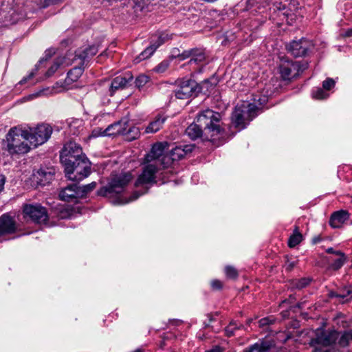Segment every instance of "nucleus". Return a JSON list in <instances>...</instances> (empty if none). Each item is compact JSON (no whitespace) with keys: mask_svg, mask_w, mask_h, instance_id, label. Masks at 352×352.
<instances>
[{"mask_svg":"<svg viewBox=\"0 0 352 352\" xmlns=\"http://www.w3.org/2000/svg\"><path fill=\"white\" fill-rule=\"evenodd\" d=\"M6 150L10 155L25 154L32 145L30 144L29 131L12 128L6 135Z\"/></svg>","mask_w":352,"mask_h":352,"instance_id":"nucleus-1","label":"nucleus"},{"mask_svg":"<svg viewBox=\"0 0 352 352\" xmlns=\"http://www.w3.org/2000/svg\"><path fill=\"white\" fill-rule=\"evenodd\" d=\"M221 114L211 109H206L197 116L196 122L204 129V137L207 140L215 141L219 139L221 129L219 122Z\"/></svg>","mask_w":352,"mask_h":352,"instance_id":"nucleus-2","label":"nucleus"},{"mask_svg":"<svg viewBox=\"0 0 352 352\" xmlns=\"http://www.w3.org/2000/svg\"><path fill=\"white\" fill-rule=\"evenodd\" d=\"M258 111V107L248 102H243L241 104H237L232 113V124L239 130L243 129L257 116Z\"/></svg>","mask_w":352,"mask_h":352,"instance_id":"nucleus-3","label":"nucleus"},{"mask_svg":"<svg viewBox=\"0 0 352 352\" xmlns=\"http://www.w3.org/2000/svg\"><path fill=\"white\" fill-rule=\"evenodd\" d=\"M132 178L133 176L130 173L111 174L108 184L101 188L98 191V194L109 197L120 194L131 181Z\"/></svg>","mask_w":352,"mask_h":352,"instance_id":"nucleus-4","label":"nucleus"},{"mask_svg":"<svg viewBox=\"0 0 352 352\" xmlns=\"http://www.w3.org/2000/svg\"><path fill=\"white\" fill-rule=\"evenodd\" d=\"M145 166L143 168L142 173L138 177L135 186L136 188L138 187H144V190L139 192H135L129 200H127L124 202V204L128 203L129 201H134L137 199L140 195L146 193L148 190V187L146 186L148 184H154L156 182L155 181V175L157 172L161 169V167L155 166V164L151 163H144Z\"/></svg>","mask_w":352,"mask_h":352,"instance_id":"nucleus-5","label":"nucleus"},{"mask_svg":"<svg viewBox=\"0 0 352 352\" xmlns=\"http://www.w3.org/2000/svg\"><path fill=\"white\" fill-rule=\"evenodd\" d=\"M168 145L166 142L153 144L151 151L145 156L144 163L155 164V166L162 168L168 167L171 164V160L169 155H164Z\"/></svg>","mask_w":352,"mask_h":352,"instance_id":"nucleus-6","label":"nucleus"},{"mask_svg":"<svg viewBox=\"0 0 352 352\" xmlns=\"http://www.w3.org/2000/svg\"><path fill=\"white\" fill-rule=\"evenodd\" d=\"M63 166L67 177L74 182H80L87 177L91 172L90 164L86 157L76 161V163Z\"/></svg>","mask_w":352,"mask_h":352,"instance_id":"nucleus-7","label":"nucleus"},{"mask_svg":"<svg viewBox=\"0 0 352 352\" xmlns=\"http://www.w3.org/2000/svg\"><path fill=\"white\" fill-rule=\"evenodd\" d=\"M85 157L81 147L74 142L65 144L60 155V161L63 165L76 163V161Z\"/></svg>","mask_w":352,"mask_h":352,"instance_id":"nucleus-8","label":"nucleus"},{"mask_svg":"<svg viewBox=\"0 0 352 352\" xmlns=\"http://www.w3.org/2000/svg\"><path fill=\"white\" fill-rule=\"evenodd\" d=\"M23 212L25 218L36 223H45L48 220L47 210L41 204H25Z\"/></svg>","mask_w":352,"mask_h":352,"instance_id":"nucleus-9","label":"nucleus"},{"mask_svg":"<svg viewBox=\"0 0 352 352\" xmlns=\"http://www.w3.org/2000/svg\"><path fill=\"white\" fill-rule=\"evenodd\" d=\"M52 128L47 124L38 125L33 131H29L30 144L33 147L41 145L50 138Z\"/></svg>","mask_w":352,"mask_h":352,"instance_id":"nucleus-10","label":"nucleus"},{"mask_svg":"<svg viewBox=\"0 0 352 352\" xmlns=\"http://www.w3.org/2000/svg\"><path fill=\"white\" fill-rule=\"evenodd\" d=\"M178 86L175 90V96L178 99L189 98L196 91L197 82L191 79H182L177 81Z\"/></svg>","mask_w":352,"mask_h":352,"instance_id":"nucleus-11","label":"nucleus"},{"mask_svg":"<svg viewBox=\"0 0 352 352\" xmlns=\"http://www.w3.org/2000/svg\"><path fill=\"white\" fill-rule=\"evenodd\" d=\"M311 46V43L305 38L298 41H293L287 45V51L295 57L305 56Z\"/></svg>","mask_w":352,"mask_h":352,"instance_id":"nucleus-12","label":"nucleus"},{"mask_svg":"<svg viewBox=\"0 0 352 352\" xmlns=\"http://www.w3.org/2000/svg\"><path fill=\"white\" fill-rule=\"evenodd\" d=\"M338 333L336 331H323L318 329L316 337L311 340V344H321L322 346H329L336 342L338 338Z\"/></svg>","mask_w":352,"mask_h":352,"instance_id":"nucleus-13","label":"nucleus"},{"mask_svg":"<svg viewBox=\"0 0 352 352\" xmlns=\"http://www.w3.org/2000/svg\"><path fill=\"white\" fill-rule=\"evenodd\" d=\"M127 123L126 120H121L109 125L104 130L100 129L99 133L94 134V135L112 136L124 134L127 131Z\"/></svg>","mask_w":352,"mask_h":352,"instance_id":"nucleus-14","label":"nucleus"},{"mask_svg":"<svg viewBox=\"0 0 352 352\" xmlns=\"http://www.w3.org/2000/svg\"><path fill=\"white\" fill-rule=\"evenodd\" d=\"M133 78V75L129 72L115 77L111 82L110 95L112 96L116 91L126 88L131 84Z\"/></svg>","mask_w":352,"mask_h":352,"instance_id":"nucleus-15","label":"nucleus"},{"mask_svg":"<svg viewBox=\"0 0 352 352\" xmlns=\"http://www.w3.org/2000/svg\"><path fill=\"white\" fill-rule=\"evenodd\" d=\"M299 65L298 62L283 60L280 67V74L283 80H290L298 74Z\"/></svg>","mask_w":352,"mask_h":352,"instance_id":"nucleus-16","label":"nucleus"},{"mask_svg":"<svg viewBox=\"0 0 352 352\" xmlns=\"http://www.w3.org/2000/svg\"><path fill=\"white\" fill-rule=\"evenodd\" d=\"M167 39L168 35L164 33H161L153 36L151 38V45L140 54V59L144 60L149 58L157 50V48L163 44Z\"/></svg>","mask_w":352,"mask_h":352,"instance_id":"nucleus-17","label":"nucleus"},{"mask_svg":"<svg viewBox=\"0 0 352 352\" xmlns=\"http://www.w3.org/2000/svg\"><path fill=\"white\" fill-rule=\"evenodd\" d=\"M17 230L16 222L9 214L0 217V236L14 233Z\"/></svg>","mask_w":352,"mask_h":352,"instance_id":"nucleus-18","label":"nucleus"},{"mask_svg":"<svg viewBox=\"0 0 352 352\" xmlns=\"http://www.w3.org/2000/svg\"><path fill=\"white\" fill-rule=\"evenodd\" d=\"M190 57L189 63H200L204 61L206 58L205 54L203 50L198 49H192L188 51L184 52L181 55L179 56L180 60H184L187 58Z\"/></svg>","mask_w":352,"mask_h":352,"instance_id":"nucleus-19","label":"nucleus"},{"mask_svg":"<svg viewBox=\"0 0 352 352\" xmlns=\"http://www.w3.org/2000/svg\"><path fill=\"white\" fill-rule=\"evenodd\" d=\"M81 196L80 188L76 185H69L63 188L59 193V197L65 201H72Z\"/></svg>","mask_w":352,"mask_h":352,"instance_id":"nucleus-20","label":"nucleus"},{"mask_svg":"<svg viewBox=\"0 0 352 352\" xmlns=\"http://www.w3.org/2000/svg\"><path fill=\"white\" fill-rule=\"evenodd\" d=\"M167 118L164 115L158 114L155 118L151 121L145 129V133H154L160 131L164 122H166Z\"/></svg>","mask_w":352,"mask_h":352,"instance_id":"nucleus-21","label":"nucleus"},{"mask_svg":"<svg viewBox=\"0 0 352 352\" xmlns=\"http://www.w3.org/2000/svg\"><path fill=\"white\" fill-rule=\"evenodd\" d=\"M349 219V213L344 210L335 212L331 217L329 224L332 228H339Z\"/></svg>","mask_w":352,"mask_h":352,"instance_id":"nucleus-22","label":"nucleus"},{"mask_svg":"<svg viewBox=\"0 0 352 352\" xmlns=\"http://www.w3.org/2000/svg\"><path fill=\"white\" fill-rule=\"evenodd\" d=\"M191 151L192 146L190 145L175 146L170 151V155L169 157L171 160V163L175 160L184 157L188 153Z\"/></svg>","mask_w":352,"mask_h":352,"instance_id":"nucleus-23","label":"nucleus"},{"mask_svg":"<svg viewBox=\"0 0 352 352\" xmlns=\"http://www.w3.org/2000/svg\"><path fill=\"white\" fill-rule=\"evenodd\" d=\"M186 133L192 140H195L200 137H204V139L206 140L204 137V129L197 122L191 124L186 129Z\"/></svg>","mask_w":352,"mask_h":352,"instance_id":"nucleus-24","label":"nucleus"},{"mask_svg":"<svg viewBox=\"0 0 352 352\" xmlns=\"http://www.w3.org/2000/svg\"><path fill=\"white\" fill-rule=\"evenodd\" d=\"M54 173L51 170H46L43 169L38 170L35 177L37 178V182L41 185H45L49 183L53 178Z\"/></svg>","mask_w":352,"mask_h":352,"instance_id":"nucleus-25","label":"nucleus"},{"mask_svg":"<svg viewBox=\"0 0 352 352\" xmlns=\"http://www.w3.org/2000/svg\"><path fill=\"white\" fill-rule=\"evenodd\" d=\"M88 52L85 49H79L75 52L72 62H76L78 65L84 67L85 63L88 60Z\"/></svg>","mask_w":352,"mask_h":352,"instance_id":"nucleus-26","label":"nucleus"},{"mask_svg":"<svg viewBox=\"0 0 352 352\" xmlns=\"http://www.w3.org/2000/svg\"><path fill=\"white\" fill-rule=\"evenodd\" d=\"M336 255L339 256L338 258L336 259L331 265L330 268L333 270H338L340 269L346 261V257L342 252H336Z\"/></svg>","mask_w":352,"mask_h":352,"instance_id":"nucleus-27","label":"nucleus"},{"mask_svg":"<svg viewBox=\"0 0 352 352\" xmlns=\"http://www.w3.org/2000/svg\"><path fill=\"white\" fill-rule=\"evenodd\" d=\"M302 240V235L298 232V228L296 226L294 234L289 237L288 245L294 248L299 244Z\"/></svg>","mask_w":352,"mask_h":352,"instance_id":"nucleus-28","label":"nucleus"},{"mask_svg":"<svg viewBox=\"0 0 352 352\" xmlns=\"http://www.w3.org/2000/svg\"><path fill=\"white\" fill-rule=\"evenodd\" d=\"M256 352H268L273 346L274 343L270 340H262L254 344Z\"/></svg>","mask_w":352,"mask_h":352,"instance_id":"nucleus-29","label":"nucleus"},{"mask_svg":"<svg viewBox=\"0 0 352 352\" xmlns=\"http://www.w3.org/2000/svg\"><path fill=\"white\" fill-rule=\"evenodd\" d=\"M84 67L78 65L71 69L67 74V78L72 81H76L82 74Z\"/></svg>","mask_w":352,"mask_h":352,"instance_id":"nucleus-30","label":"nucleus"},{"mask_svg":"<svg viewBox=\"0 0 352 352\" xmlns=\"http://www.w3.org/2000/svg\"><path fill=\"white\" fill-rule=\"evenodd\" d=\"M350 341H352V332L351 331H346L340 337L338 344L341 347H345L349 344Z\"/></svg>","mask_w":352,"mask_h":352,"instance_id":"nucleus-31","label":"nucleus"},{"mask_svg":"<svg viewBox=\"0 0 352 352\" xmlns=\"http://www.w3.org/2000/svg\"><path fill=\"white\" fill-rule=\"evenodd\" d=\"M64 63V58H58L53 63V65L49 68L46 72L47 77L52 76L58 69V67Z\"/></svg>","mask_w":352,"mask_h":352,"instance_id":"nucleus-32","label":"nucleus"},{"mask_svg":"<svg viewBox=\"0 0 352 352\" xmlns=\"http://www.w3.org/2000/svg\"><path fill=\"white\" fill-rule=\"evenodd\" d=\"M149 81L150 78L148 76L144 74H141L136 78L135 80V84L136 87H138L139 89H141L142 88L145 87L146 85L149 82Z\"/></svg>","mask_w":352,"mask_h":352,"instance_id":"nucleus-33","label":"nucleus"},{"mask_svg":"<svg viewBox=\"0 0 352 352\" xmlns=\"http://www.w3.org/2000/svg\"><path fill=\"white\" fill-rule=\"evenodd\" d=\"M242 324L238 325L234 321H231L228 326L225 329V332L227 336L230 337L234 335V331L243 328Z\"/></svg>","mask_w":352,"mask_h":352,"instance_id":"nucleus-34","label":"nucleus"},{"mask_svg":"<svg viewBox=\"0 0 352 352\" xmlns=\"http://www.w3.org/2000/svg\"><path fill=\"white\" fill-rule=\"evenodd\" d=\"M312 96L315 99L322 100L329 97V94L322 88H317L316 90L312 92Z\"/></svg>","mask_w":352,"mask_h":352,"instance_id":"nucleus-35","label":"nucleus"},{"mask_svg":"<svg viewBox=\"0 0 352 352\" xmlns=\"http://www.w3.org/2000/svg\"><path fill=\"white\" fill-rule=\"evenodd\" d=\"M225 273L228 278L234 279L238 276L237 270L232 266H226L225 267Z\"/></svg>","mask_w":352,"mask_h":352,"instance_id":"nucleus-36","label":"nucleus"},{"mask_svg":"<svg viewBox=\"0 0 352 352\" xmlns=\"http://www.w3.org/2000/svg\"><path fill=\"white\" fill-rule=\"evenodd\" d=\"M168 66L169 63L168 61L164 60L154 68V71L157 73L162 74L167 70Z\"/></svg>","mask_w":352,"mask_h":352,"instance_id":"nucleus-37","label":"nucleus"},{"mask_svg":"<svg viewBox=\"0 0 352 352\" xmlns=\"http://www.w3.org/2000/svg\"><path fill=\"white\" fill-rule=\"evenodd\" d=\"M96 186V182H91L87 185L83 186L82 187H78L80 188L81 196L84 194H87L94 190Z\"/></svg>","mask_w":352,"mask_h":352,"instance_id":"nucleus-38","label":"nucleus"},{"mask_svg":"<svg viewBox=\"0 0 352 352\" xmlns=\"http://www.w3.org/2000/svg\"><path fill=\"white\" fill-rule=\"evenodd\" d=\"M275 321V318L273 316H269L263 318L258 321L259 327H264L267 325L273 324Z\"/></svg>","mask_w":352,"mask_h":352,"instance_id":"nucleus-39","label":"nucleus"},{"mask_svg":"<svg viewBox=\"0 0 352 352\" xmlns=\"http://www.w3.org/2000/svg\"><path fill=\"white\" fill-rule=\"evenodd\" d=\"M58 91L56 90V88L54 87L50 88L47 87L41 89L39 92L36 93V96H48V95H52L55 93H57Z\"/></svg>","mask_w":352,"mask_h":352,"instance_id":"nucleus-40","label":"nucleus"},{"mask_svg":"<svg viewBox=\"0 0 352 352\" xmlns=\"http://www.w3.org/2000/svg\"><path fill=\"white\" fill-rule=\"evenodd\" d=\"M309 282H310L309 278H302L296 281V283H295V287L298 289H302V288L305 287L307 285H308Z\"/></svg>","mask_w":352,"mask_h":352,"instance_id":"nucleus-41","label":"nucleus"},{"mask_svg":"<svg viewBox=\"0 0 352 352\" xmlns=\"http://www.w3.org/2000/svg\"><path fill=\"white\" fill-rule=\"evenodd\" d=\"M336 297L341 298L343 302H347L349 299L352 298V292L348 290L346 293L344 294H337L335 295Z\"/></svg>","mask_w":352,"mask_h":352,"instance_id":"nucleus-42","label":"nucleus"},{"mask_svg":"<svg viewBox=\"0 0 352 352\" xmlns=\"http://www.w3.org/2000/svg\"><path fill=\"white\" fill-rule=\"evenodd\" d=\"M335 86V81L332 78H327L322 82V88L325 90H330Z\"/></svg>","mask_w":352,"mask_h":352,"instance_id":"nucleus-43","label":"nucleus"},{"mask_svg":"<svg viewBox=\"0 0 352 352\" xmlns=\"http://www.w3.org/2000/svg\"><path fill=\"white\" fill-rule=\"evenodd\" d=\"M276 7L277 10L284 11V15L288 16L289 14L288 10H287L286 5L283 4L282 2H276Z\"/></svg>","mask_w":352,"mask_h":352,"instance_id":"nucleus-44","label":"nucleus"},{"mask_svg":"<svg viewBox=\"0 0 352 352\" xmlns=\"http://www.w3.org/2000/svg\"><path fill=\"white\" fill-rule=\"evenodd\" d=\"M211 287L214 290H219L223 287V283L219 280H213L211 281Z\"/></svg>","mask_w":352,"mask_h":352,"instance_id":"nucleus-45","label":"nucleus"},{"mask_svg":"<svg viewBox=\"0 0 352 352\" xmlns=\"http://www.w3.org/2000/svg\"><path fill=\"white\" fill-rule=\"evenodd\" d=\"M85 50L87 51L89 58L96 55L98 52V48L94 45L87 47Z\"/></svg>","mask_w":352,"mask_h":352,"instance_id":"nucleus-46","label":"nucleus"},{"mask_svg":"<svg viewBox=\"0 0 352 352\" xmlns=\"http://www.w3.org/2000/svg\"><path fill=\"white\" fill-rule=\"evenodd\" d=\"M59 0H41V3L42 4V6L45 8L50 4L56 3Z\"/></svg>","mask_w":352,"mask_h":352,"instance_id":"nucleus-47","label":"nucleus"},{"mask_svg":"<svg viewBox=\"0 0 352 352\" xmlns=\"http://www.w3.org/2000/svg\"><path fill=\"white\" fill-rule=\"evenodd\" d=\"M34 76V74L33 72L30 73L28 76L24 77L21 81V84H25L28 82V80L31 79Z\"/></svg>","mask_w":352,"mask_h":352,"instance_id":"nucleus-48","label":"nucleus"},{"mask_svg":"<svg viewBox=\"0 0 352 352\" xmlns=\"http://www.w3.org/2000/svg\"><path fill=\"white\" fill-rule=\"evenodd\" d=\"M6 182V177L3 175H0V192L3 190Z\"/></svg>","mask_w":352,"mask_h":352,"instance_id":"nucleus-49","label":"nucleus"},{"mask_svg":"<svg viewBox=\"0 0 352 352\" xmlns=\"http://www.w3.org/2000/svg\"><path fill=\"white\" fill-rule=\"evenodd\" d=\"M243 352H256V348L255 346V344H252L248 348H246L244 349Z\"/></svg>","mask_w":352,"mask_h":352,"instance_id":"nucleus-50","label":"nucleus"},{"mask_svg":"<svg viewBox=\"0 0 352 352\" xmlns=\"http://www.w3.org/2000/svg\"><path fill=\"white\" fill-rule=\"evenodd\" d=\"M206 352H223V349L219 346H216L211 350L208 351Z\"/></svg>","mask_w":352,"mask_h":352,"instance_id":"nucleus-51","label":"nucleus"},{"mask_svg":"<svg viewBox=\"0 0 352 352\" xmlns=\"http://www.w3.org/2000/svg\"><path fill=\"white\" fill-rule=\"evenodd\" d=\"M338 251H336L333 250V248H329L326 250V252L329 253V254H334L336 255V252H338Z\"/></svg>","mask_w":352,"mask_h":352,"instance_id":"nucleus-52","label":"nucleus"},{"mask_svg":"<svg viewBox=\"0 0 352 352\" xmlns=\"http://www.w3.org/2000/svg\"><path fill=\"white\" fill-rule=\"evenodd\" d=\"M294 266V264L293 263H289L285 265L286 270L289 271L291 270Z\"/></svg>","mask_w":352,"mask_h":352,"instance_id":"nucleus-53","label":"nucleus"},{"mask_svg":"<svg viewBox=\"0 0 352 352\" xmlns=\"http://www.w3.org/2000/svg\"><path fill=\"white\" fill-rule=\"evenodd\" d=\"M344 36H352V28L351 29H349L347 31H346Z\"/></svg>","mask_w":352,"mask_h":352,"instance_id":"nucleus-54","label":"nucleus"},{"mask_svg":"<svg viewBox=\"0 0 352 352\" xmlns=\"http://www.w3.org/2000/svg\"><path fill=\"white\" fill-rule=\"evenodd\" d=\"M251 322H252V320L250 319V320H248V323L250 324Z\"/></svg>","mask_w":352,"mask_h":352,"instance_id":"nucleus-55","label":"nucleus"}]
</instances>
